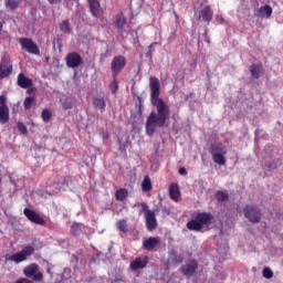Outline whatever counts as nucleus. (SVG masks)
<instances>
[{"label":"nucleus","mask_w":283,"mask_h":283,"mask_svg":"<svg viewBox=\"0 0 283 283\" xmlns=\"http://www.w3.org/2000/svg\"><path fill=\"white\" fill-rule=\"evenodd\" d=\"M142 190L145 192L151 191V179L149 176L144 177V180L142 181Z\"/></svg>","instance_id":"obj_27"},{"label":"nucleus","mask_w":283,"mask_h":283,"mask_svg":"<svg viewBox=\"0 0 283 283\" xmlns=\"http://www.w3.org/2000/svg\"><path fill=\"white\" fill-rule=\"evenodd\" d=\"M12 74V64L10 62L0 63V78H6Z\"/></svg>","instance_id":"obj_18"},{"label":"nucleus","mask_w":283,"mask_h":283,"mask_svg":"<svg viewBox=\"0 0 283 283\" xmlns=\"http://www.w3.org/2000/svg\"><path fill=\"white\" fill-rule=\"evenodd\" d=\"M34 105H36V101L34 99V97H27L24 99V107L27 109H32V107H34Z\"/></svg>","instance_id":"obj_31"},{"label":"nucleus","mask_w":283,"mask_h":283,"mask_svg":"<svg viewBox=\"0 0 283 283\" xmlns=\"http://www.w3.org/2000/svg\"><path fill=\"white\" fill-rule=\"evenodd\" d=\"M165 120L160 122V117H157L155 112L150 113L146 120V134L147 136H154L156 127H165Z\"/></svg>","instance_id":"obj_4"},{"label":"nucleus","mask_w":283,"mask_h":283,"mask_svg":"<svg viewBox=\"0 0 283 283\" xmlns=\"http://www.w3.org/2000/svg\"><path fill=\"white\" fill-rule=\"evenodd\" d=\"M24 216L34 224H43L45 221L34 210L25 208L23 210Z\"/></svg>","instance_id":"obj_15"},{"label":"nucleus","mask_w":283,"mask_h":283,"mask_svg":"<svg viewBox=\"0 0 283 283\" xmlns=\"http://www.w3.org/2000/svg\"><path fill=\"white\" fill-rule=\"evenodd\" d=\"M65 62L67 67L74 70V67H78L83 63V57L76 52H72L66 54Z\"/></svg>","instance_id":"obj_8"},{"label":"nucleus","mask_w":283,"mask_h":283,"mask_svg":"<svg viewBox=\"0 0 283 283\" xmlns=\"http://www.w3.org/2000/svg\"><path fill=\"white\" fill-rule=\"evenodd\" d=\"M216 198L219 202H226V200H229V193L227 191H217Z\"/></svg>","instance_id":"obj_30"},{"label":"nucleus","mask_w":283,"mask_h":283,"mask_svg":"<svg viewBox=\"0 0 283 283\" xmlns=\"http://www.w3.org/2000/svg\"><path fill=\"white\" fill-rule=\"evenodd\" d=\"M10 120V109L8 106H0V123L6 124Z\"/></svg>","instance_id":"obj_20"},{"label":"nucleus","mask_w":283,"mask_h":283,"mask_svg":"<svg viewBox=\"0 0 283 283\" xmlns=\"http://www.w3.org/2000/svg\"><path fill=\"white\" fill-rule=\"evenodd\" d=\"M212 154V160L217 164V165H227V158L224 156H227V147H224V145L222 144H217L213 145L211 147V151Z\"/></svg>","instance_id":"obj_3"},{"label":"nucleus","mask_w":283,"mask_h":283,"mask_svg":"<svg viewBox=\"0 0 283 283\" xmlns=\"http://www.w3.org/2000/svg\"><path fill=\"white\" fill-rule=\"evenodd\" d=\"M200 17L203 21H211L213 17V12L211 11V8L205 7L203 10H201Z\"/></svg>","instance_id":"obj_24"},{"label":"nucleus","mask_w":283,"mask_h":283,"mask_svg":"<svg viewBox=\"0 0 283 283\" xmlns=\"http://www.w3.org/2000/svg\"><path fill=\"white\" fill-rule=\"evenodd\" d=\"M17 83H18L19 87H22V90H28V88L32 87V81L28 76H25V74H23V73H20L18 75Z\"/></svg>","instance_id":"obj_17"},{"label":"nucleus","mask_w":283,"mask_h":283,"mask_svg":"<svg viewBox=\"0 0 283 283\" xmlns=\"http://www.w3.org/2000/svg\"><path fill=\"white\" fill-rule=\"evenodd\" d=\"M61 103L64 109H72V103H70L67 99H62Z\"/></svg>","instance_id":"obj_40"},{"label":"nucleus","mask_w":283,"mask_h":283,"mask_svg":"<svg viewBox=\"0 0 283 283\" xmlns=\"http://www.w3.org/2000/svg\"><path fill=\"white\" fill-rule=\"evenodd\" d=\"M250 73L252 78H260V74L262 73V65L261 64H252L250 66Z\"/></svg>","instance_id":"obj_22"},{"label":"nucleus","mask_w":283,"mask_h":283,"mask_svg":"<svg viewBox=\"0 0 283 283\" xmlns=\"http://www.w3.org/2000/svg\"><path fill=\"white\" fill-rule=\"evenodd\" d=\"M19 43H20L22 50H24L29 54H35V56H39V54H41V51L39 50V45H36V43H34V41H32L28 38H21L19 40Z\"/></svg>","instance_id":"obj_7"},{"label":"nucleus","mask_w":283,"mask_h":283,"mask_svg":"<svg viewBox=\"0 0 283 283\" xmlns=\"http://www.w3.org/2000/svg\"><path fill=\"white\" fill-rule=\"evenodd\" d=\"M142 209H147L146 203H140Z\"/></svg>","instance_id":"obj_48"},{"label":"nucleus","mask_w":283,"mask_h":283,"mask_svg":"<svg viewBox=\"0 0 283 283\" xmlns=\"http://www.w3.org/2000/svg\"><path fill=\"white\" fill-rule=\"evenodd\" d=\"M279 165H280V161H274L272 164H269L268 167L269 169H277Z\"/></svg>","instance_id":"obj_41"},{"label":"nucleus","mask_w":283,"mask_h":283,"mask_svg":"<svg viewBox=\"0 0 283 283\" xmlns=\"http://www.w3.org/2000/svg\"><path fill=\"white\" fill-rule=\"evenodd\" d=\"M60 30H61V32H65L66 34H70V22L67 20H64L60 24Z\"/></svg>","instance_id":"obj_34"},{"label":"nucleus","mask_w":283,"mask_h":283,"mask_svg":"<svg viewBox=\"0 0 283 283\" xmlns=\"http://www.w3.org/2000/svg\"><path fill=\"white\" fill-rule=\"evenodd\" d=\"M93 105L94 107H96V109H105V98L103 97H95L93 101Z\"/></svg>","instance_id":"obj_29"},{"label":"nucleus","mask_w":283,"mask_h":283,"mask_svg":"<svg viewBox=\"0 0 283 283\" xmlns=\"http://www.w3.org/2000/svg\"><path fill=\"white\" fill-rule=\"evenodd\" d=\"M182 260L185 258L182 256V253L176 251V250H170L168 253V266H178L179 264H182Z\"/></svg>","instance_id":"obj_12"},{"label":"nucleus","mask_w":283,"mask_h":283,"mask_svg":"<svg viewBox=\"0 0 283 283\" xmlns=\"http://www.w3.org/2000/svg\"><path fill=\"white\" fill-rule=\"evenodd\" d=\"M123 282V276H116L115 279L112 280V283H120Z\"/></svg>","instance_id":"obj_43"},{"label":"nucleus","mask_w":283,"mask_h":283,"mask_svg":"<svg viewBox=\"0 0 283 283\" xmlns=\"http://www.w3.org/2000/svg\"><path fill=\"white\" fill-rule=\"evenodd\" d=\"M111 91L113 94H116V92H118V82L114 81L111 83Z\"/></svg>","instance_id":"obj_39"},{"label":"nucleus","mask_w":283,"mask_h":283,"mask_svg":"<svg viewBox=\"0 0 283 283\" xmlns=\"http://www.w3.org/2000/svg\"><path fill=\"white\" fill-rule=\"evenodd\" d=\"M146 227L148 231H154L158 227V221L156 220V213L151 210L146 212Z\"/></svg>","instance_id":"obj_14"},{"label":"nucleus","mask_w":283,"mask_h":283,"mask_svg":"<svg viewBox=\"0 0 283 283\" xmlns=\"http://www.w3.org/2000/svg\"><path fill=\"white\" fill-rule=\"evenodd\" d=\"M49 3H61V0H48Z\"/></svg>","instance_id":"obj_47"},{"label":"nucleus","mask_w":283,"mask_h":283,"mask_svg":"<svg viewBox=\"0 0 283 283\" xmlns=\"http://www.w3.org/2000/svg\"><path fill=\"white\" fill-rule=\"evenodd\" d=\"M179 174L180 176H187V168H180Z\"/></svg>","instance_id":"obj_45"},{"label":"nucleus","mask_w":283,"mask_h":283,"mask_svg":"<svg viewBox=\"0 0 283 283\" xmlns=\"http://www.w3.org/2000/svg\"><path fill=\"white\" fill-rule=\"evenodd\" d=\"M170 198L177 202V200H180V189L178 188V185L174 184L170 186L169 189Z\"/></svg>","instance_id":"obj_21"},{"label":"nucleus","mask_w":283,"mask_h":283,"mask_svg":"<svg viewBox=\"0 0 283 283\" xmlns=\"http://www.w3.org/2000/svg\"><path fill=\"white\" fill-rule=\"evenodd\" d=\"M147 266V256L137 258L135 261L130 262V270L138 271V269H145Z\"/></svg>","instance_id":"obj_19"},{"label":"nucleus","mask_w":283,"mask_h":283,"mask_svg":"<svg viewBox=\"0 0 283 283\" xmlns=\"http://www.w3.org/2000/svg\"><path fill=\"white\" fill-rule=\"evenodd\" d=\"M198 271V262L196 261H188L185 266L182 268V273L186 277H191Z\"/></svg>","instance_id":"obj_16"},{"label":"nucleus","mask_w":283,"mask_h":283,"mask_svg":"<svg viewBox=\"0 0 283 283\" xmlns=\"http://www.w3.org/2000/svg\"><path fill=\"white\" fill-rule=\"evenodd\" d=\"M3 30V24L0 22V32Z\"/></svg>","instance_id":"obj_49"},{"label":"nucleus","mask_w":283,"mask_h":283,"mask_svg":"<svg viewBox=\"0 0 283 283\" xmlns=\"http://www.w3.org/2000/svg\"><path fill=\"white\" fill-rule=\"evenodd\" d=\"M163 243L160 237H149L143 241V247L146 251H156L157 247Z\"/></svg>","instance_id":"obj_11"},{"label":"nucleus","mask_w":283,"mask_h":283,"mask_svg":"<svg viewBox=\"0 0 283 283\" xmlns=\"http://www.w3.org/2000/svg\"><path fill=\"white\" fill-rule=\"evenodd\" d=\"M30 255H34V247L27 245L20 252L8 256L6 261L14 262L15 264H21V262H25V260H28Z\"/></svg>","instance_id":"obj_2"},{"label":"nucleus","mask_w":283,"mask_h":283,"mask_svg":"<svg viewBox=\"0 0 283 283\" xmlns=\"http://www.w3.org/2000/svg\"><path fill=\"white\" fill-rule=\"evenodd\" d=\"M262 275L263 277H265V280H271L273 279V271L271 270V268H264L262 271Z\"/></svg>","instance_id":"obj_36"},{"label":"nucleus","mask_w":283,"mask_h":283,"mask_svg":"<svg viewBox=\"0 0 283 283\" xmlns=\"http://www.w3.org/2000/svg\"><path fill=\"white\" fill-rule=\"evenodd\" d=\"M126 64V60L124 56H116L113 59L112 61V72H113V76H118V74H120V72L123 71V67H125Z\"/></svg>","instance_id":"obj_9"},{"label":"nucleus","mask_w":283,"mask_h":283,"mask_svg":"<svg viewBox=\"0 0 283 283\" xmlns=\"http://www.w3.org/2000/svg\"><path fill=\"white\" fill-rule=\"evenodd\" d=\"M196 218L202 227H203V224H209V222H211V214H209L207 212H201V213L197 214Z\"/></svg>","instance_id":"obj_23"},{"label":"nucleus","mask_w":283,"mask_h":283,"mask_svg":"<svg viewBox=\"0 0 283 283\" xmlns=\"http://www.w3.org/2000/svg\"><path fill=\"white\" fill-rule=\"evenodd\" d=\"M6 7L10 10H15V8H19V4L17 3V0H7Z\"/></svg>","instance_id":"obj_37"},{"label":"nucleus","mask_w":283,"mask_h":283,"mask_svg":"<svg viewBox=\"0 0 283 283\" xmlns=\"http://www.w3.org/2000/svg\"><path fill=\"white\" fill-rule=\"evenodd\" d=\"M48 273H50V270H48Z\"/></svg>","instance_id":"obj_50"},{"label":"nucleus","mask_w":283,"mask_h":283,"mask_svg":"<svg viewBox=\"0 0 283 283\" xmlns=\"http://www.w3.org/2000/svg\"><path fill=\"white\" fill-rule=\"evenodd\" d=\"M81 231H83V226L80 224V223H74L71 228V232L74 234V235H78V233H81Z\"/></svg>","instance_id":"obj_33"},{"label":"nucleus","mask_w":283,"mask_h":283,"mask_svg":"<svg viewBox=\"0 0 283 283\" xmlns=\"http://www.w3.org/2000/svg\"><path fill=\"white\" fill-rule=\"evenodd\" d=\"M115 23L118 28V30H123V28H125L126 23H127V19H125V15H123L122 13L117 14Z\"/></svg>","instance_id":"obj_26"},{"label":"nucleus","mask_w":283,"mask_h":283,"mask_svg":"<svg viewBox=\"0 0 283 283\" xmlns=\"http://www.w3.org/2000/svg\"><path fill=\"white\" fill-rule=\"evenodd\" d=\"M243 214L245 216V218H248L250 222H253L254 224L262 220V212L255 206H247L243 209Z\"/></svg>","instance_id":"obj_6"},{"label":"nucleus","mask_w":283,"mask_h":283,"mask_svg":"<svg viewBox=\"0 0 283 283\" xmlns=\"http://www.w3.org/2000/svg\"><path fill=\"white\" fill-rule=\"evenodd\" d=\"M25 277H32L33 282H43V273L39 272V264L32 263L23 269Z\"/></svg>","instance_id":"obj_5"},{"label":"nucleus","mask_w":283,"mask_h":283,"mask_svg":"<svg viewBox=\"0 0 283 283\" xmlns=\"http://www.w3.org/2000/svg\"><path fill=\"white\" fill-rule=\"evenodd\" d=\"M127 196H129V191H127V189L125 188H120L115 192V198L116 200H118L119 202H123V200L127 199Z\"/></svg>","instance_id":"obj_25"},{"label":"nucleus","mask_w":283,"mask_h":283,"mask_svg":"<svg viewBox=\"0 0 283 283\" xmlns=\"http://www.w3.org/2000/svg\"><path fill=\"white\" fill-rule=\"evenodd\" d=\"M187 228L190 230V231H200V229H202V226L199 223V221L196 219V220H192V221H189L187 223Z\"/></svg>","instance_id":"obj_28"},{"label":"nucleus","mask_w":283,"mask_h":283,"mask_svg":"<svg viewBox=\"0 0 283 283\" xmlns=\"http://www.w3.org/2000/svg\"><path fill=\"white\" fill-rule=\"evenodd\" d=\"M87 1H88L92 15L95 19H101V17L105 14V10L103 9V7H101V2H98V0H87Z\"/></svg>","instance_id":"obj_10"},{"label":"nucleus","mask_w":283,"mask_h":283,"mask_svg":"<svg viewBox=\"0 0 283 283\" xmlns=\"http://www.w3.org/2000/svg\"><path fill=\"white\" fill-rule=\"evenodd\" d=\"M17 283H34V282H32L28 279H20V280L17 281Z\"/></svg>","instance_id":"obj_44"},{"label":"nucleus","mask_w":283,"mask_h":283,"mask_svg":"<svg viewBox=\"0 0 283 283\" xmlns=\"http://www.w3.org/2000/svg\"><path fill=\"white\" fill-rule=\"evenodd\" d=\"M0 107H8L6 105V96H3V95H0Z\"/></svg>","instance_id":"obj_42"},{"label":"nucleus","mask_w":283,"mask_h":283,"mask_svg":"<svg viewBox=\"0 0 283 283\" xmlns=\"http://www.w3.org/2000/svg\"><path fill=\"white\" fill-rule=\"evenodd\" d=\"M217 21H219V23H223L224 18H222V15H217Z\"/></svg>","instance_id":"obj_46"},{"label":"nucleus","mask_w":283,"mask_h":283,"mask_svg":"<svg viewBox=\"0 0 283 283\" xmlns=\"http://www.w3.org/2000/svg\"><path fill=\"white\" fill-rule=\"evenodd\" d=\"M271 14H273V8L269 4H265L254 11V17H258L259 19H271Z\"/></svg>","instance_id":"obj_13"},{"label":"nucleus","mask_w":283,"mask_h":283,"mask_svg":"<svg viewBox=\"0 0 283 283\" xmlns=\"http://www.w3.org/2000/svg\"><path fill=\"white\" fill-rule=\"evenodd\" d=\"M52 118V112L50 109H43L42 111V119L44 123H50V119Z\"/></svg>","instance_id":"obj_32"},{"label":"nucleus","mask_w":283,"mask_h":283,"mask_svg":"<svg viewBox=\"0 0 283 283\" xmlns=\"http://www.w3.org/2000/svg\"><path fill=\"white\" fill-rule=\"evenodd\" d=\"M117 229H118V231H122L123 233H127V221H125V220L118 221Z\"/></svg>","instance_id":"obj_35"},{"label":"nucleus","mask_w":283,"mask_h":283,"mask_svg":"<svg viewBox=\"0 0 283 283\" xmlns=\"http://www.w3.org/2000/svg\"><path fill=\"white\" fill-rule=\"evenodd\" d=\"M149 81L151 90L150 98L153 105L157 109V118H159V123H163V120L167 123V118H169L170 111L169 106L165 104L163 98H160V81L154 76H150Z\"/></svg>","instance_id":"obj_1"},{"label":"nucleus","mask_w":283,"mask_h":283,"mask_svg":"<svg viewBox=\"0 0 283 283\" xmlns=\"http://www.w3.org/2000/svg\"><path fill=\"white\" fill-rule=\"evenodd\" d=\"M17 127H18V130H19L21 134H23V135L28 134V127H25V124L19 122L18 125H17Z\"/></svg>","instance_id":"obj_38"}]
</instances>
